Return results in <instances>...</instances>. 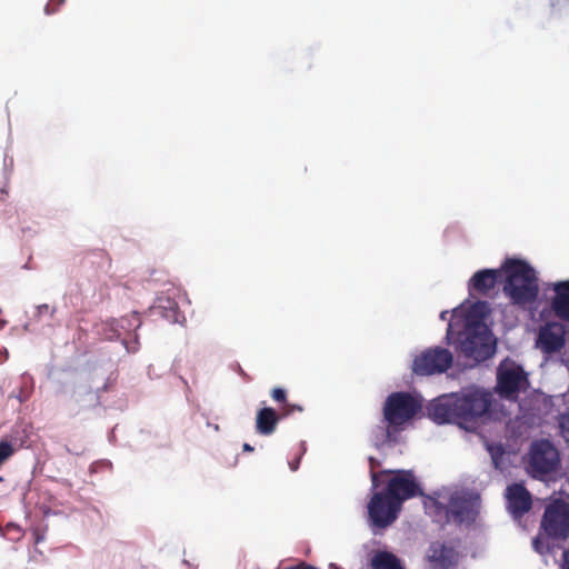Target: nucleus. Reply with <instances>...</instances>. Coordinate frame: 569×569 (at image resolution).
Listing matches in <instances>:
<instances>
[{
	"instance_id": "1",
	"label": "nucleus",
	"mask_w": 569,
	"mask_h": 569,
	"mask_svg": "<svg viewBox=\"0 0 569 569\" xmlns=\"http://www.w3.org/2000/svg\"><path fill=\"white\" fill-rule=\"evenodd\" d=\"M492 395L479 388L439 397L428 406V416L439 425L456 423L470 429L489 413Z\"/></svg>"
},
{
	"instance_id": "2",
	"label": "nucleus",
	"mask_w": 569,
	"mask_h": 569,
	"mask_svg": "<svg viewBox=\"0 0 569 569\" xmlns=\"http://www.w3.org/2000/svg\"><path fill=\"white\" fill-rule=\"evenodd\" d=\"M427 513L442 526L453 521L457 525L473 522L479 513L480 497L469 491H436L423 500Z\"/></svg>"
},
{
	"instance_id": "3",
	"label": "nucleus",
	"mask_w": 569,
	"mask_h": 569,
	"mask_svg": "<svg viewBox=\"0 0 569 569\" xmlns=\"http://www.w3.org/2000/svg\"><path fill=\"white\" fill-rule=\"evenodd\" d=\"M501 270L506 274L503 292L513 305L525 307L537 300L539 280L536 270L527 261L508 258Z\"/></svg>"
},
{
	"instance_id": "4",
	"label": "nucleus",
	"mask_w": 569,
	"mask_h": 569,
	"mask_svg": "<svg viewBox=\"0 0 569 569\" xmlns=\"http://www.w3.org/2000/svg\"><path fill=\"white\" fill-rule=\"evenodd\" d=\"M421 409V403L408 392H392L383 405V421L387 423L385 437L398 431L399 427L412 419Z\"/></svg>"
},
{
	"instance_id": "5",
	"label": "nucleus",
	"mask_w": 569,
	"mask_h": 569,
	"mask_svg": "<svg viewBox=\"0 0 569 569\" xmlns=\"http://www.w3.org/2000/svg\"><path fill=\"white\" fill-rule=\"evenodd\" d=\"M381 473L391 475L385 492H387L388 496H390V498L400 507L408 499L417 496H425L412 470H383Z\"/></svg>"
},
{
	"instance_id": "6",
	"label": "nucleus",
	"mask_w": 569,
	"mask_h": 569,
	"mask_svg": "<svg viewBox=\"0 0 569 569\" xmlns=\"http://www.w3.org/2000/svg\"><path fill=\"white\" fill-rule=\"evenodd\" d=\"M453 362L452 353L442 347L428 348L416 356L412 371L418 376H431L446 372Z\"/></svg>"
},
{
	"instance_id": "7",
	"label": "nucleus",
	"mask_w": 569,
	"mask_h": 569,
	"mask_svg": "<svg viewBox=\"0 0 569 569\" xmlns=\"http://www.w3.org/2000/svg\"><path fill=\"white\" fill-rule=\"evenodd\" d=\"M558 465L559 452L549 440L542 439L531 445L529 468L535 478L541 479L556 471Z\"/></svg>"
},
{
	"instance_id": "8",
	"label": "nucleus",
	"mask_w": 569,
	"mask_h": 569,
	"mask_svg": "<svg viewBox=\"0 0 569 569\" xmlns=\"http://www.w3.org/2000/svg\"><path fill=\"white\" fill-rule=\"evenodd\" d=\"M541 528L548 537L567 540L569 538V505L560 499L549 503L542 516Z\"/></svg>"
},
{
	"instance_id": "9",
	"label": "nucleus",
	"mask_w": 569,
	"mask_h": 569,
	"mask_svg": "<svg viewBox=\"0 0 569 569\" xmlns=\"http://www.w3.org/2000/svg\"><path fill=\"white\" fill-rule=\"evenodd\" d=\"M401 507L387 492H375L368 503V515L372 527L383 529L398 517Z\"/></svg>"
},
{
	"instance_id": "10",
	"label": "nucleus",
	"mask_w": 569,
	"mask_h": 569,
	"mask_svg": "<svg viewBox=\"0 0 569 569\" xmlns=\"http://www.w3.org/2000/svg\"><path fill=\"white\" fill-rule=\"evenodd\" d=\"M527 383V375L520 366L512 363L498 369L497 388L502 397L510 398L517 395Z\"/></svg>"
},
{
	"instance_id": "11",
	"label": "nucleus",
	"mask_w": 569,
	"mask_h": 569,
	"mask_svg": "<svg viewBox=\"0 0 569 569\" xmlns=\"http://www.w3.org/2000/svg\"><path fill=\"white\" fill-rule=\"evenodd\" d=\"M429 569H452L458 565L459 552L446 542L433 541L426 556Z\"/></svg>"
},
{
	"instance_id": "12",
	"label": "nucleus",
	"mask_w": 569,
	"mask_h": 569,
	"mask_svg": "<svg viewBox=\"0 0 569 569\" xmlns=\"http://www.w3.org/2000/svg\"><path fill=\"white\" fill-rule=\"evenodd\" d=\"M566 330L559 322H548L538 333L537 346L545 353H553L562 349L566 343Z\"/></svg>"
},
{
	"instance_id": "13",
	"label": "nucleus",
	"mask_w": 569,
	"mask_h": 569,
	"mask_svg": "<svg viewBox=\"0 0 569 569\" xmlns=\"http://www.w3.org/2000/svg\"><path fill=\"white\" fill-rule=\"evenodd\" d=\"M508 510L515 518H521L532 507L530 492L522 483H512L507 487Z\"/></svg>"
},
{
	"instance_id": "14",
	"label": "nucleus",
	"mask_w": 569,
	"mask_h": 569,
	"mask_svg": "<svg viewBox=\"0 0 569 569\" xmlns=\"http://www.w3.org/2000/svg\"><path fill=\"white\" fill-rule=\"evenodd\" d=\"M288 417L281 416L280 411L271 407L261 408L256 416V430L259 435L270 436L276 431L279 421Z\"/></svg>"
},
{
	"instance_id": "15",
	"label": "nucleus",
	"mask_w": 569,
	"mask_h": 569,
	"mask_svg": "<svg viewBox=\"0 0 569 569\" xmlns=\"http://www.w3.org/2000/svg\"><path fill=\"white\" fill-rule=\"evenodd\" d=\"M499 277H500V270H497V269L479 270L469 280V290L476 291L481 295H486L496 287Z\"/></svg>"
},
{
	"instance_id": "16",
	"label": "nucleus",
	"mask_w": 569,
	"mask_h": 569,
	"mask_svg": "<svg viewBox=\"0 0 569 569\" xmlns=\"http://www.w3.org/2000/svg\"><path fill=\"white\" fill-rule=\"evenodd\" d=\"M461 352L476 360L486 359L491 353L489 345L483 342V337L479 335H470L461 342Z\"/></svg>"
},
{
	"instance_id": "17",
	"label": "nucleus",
	"mask_w": 569,
	"mask_h": 569,
	"mask_svg": "<svg viewBox=\"0 0 569 569\" xmlns=\"http://www.w3.org/2000/svg\"><path fill=\"white\" fill-rule=\"evenodd\" d=\"M555 292L551 308L559 319L569 322V281L557 283Z\"/></svg>"
},
{
	"instance_id": "18",
	"label": "nucleus",
	"mask_w": 569,
	"mask_h": 569,
	"mask_svg": "<svg viewBox=\"0 0 569 569\" xmlns=\"http://www.w3.org/2000/svg\"><path fill=\"white\" fill-rule=\"evenodd\" d=\"M271 398L279 403V411L281 416H292L296 412H303L305 408L301 405L290 403L288 401L287 391L280 387L271 390Z\"/></svg>"
},
{
	"instance_id": "19",
	"label": "nucleus",
	"mask_w": 569,
	"mask_h": 569,
	"mask_svg": "<svg viewBox=\"0 0 569 569\" xmlns=\"http://www.w3.org/2000/svg\"><path fill=\"white\" fill-rule=\"evenodd\" d=\"M371 569H403L400 560L389 551H377L370 560Z\"/></svg>"
},
{
	"instance_id": "20",
	"label": "nucleus",
	"mask_w": 569,
	"mask_h": 569,
	"mask_svg": "<svg viewBox=\"0 0 569 569\" xmlns=\"http://www.w3.org/2000/svg\"><path fill=\"white\" fill-rule=\"evenodd\" d=\"M154 313L160 315L169 321H178L179 308L174 300L166 299L152 308Z\"/></svg>"
},
{
	"instance_id": "21",
	"label": "nucleus",
	"mask_w": 569,
	"mask_h": 569,
	"mask_svg": "<svg viewBox=\"0 0 569 569\" xmlns=\"http://www.w3.org/2000/svg\"><path fill=\"white\" fill-rule=\"evenodd\" d=\"M16 452L14 446L9 441H0V467Z\"/></svg>"
},
{
	"instance_id": "22",
	"label": "nucleus",
	"mask_w": 569,
	"mask_h": 569,
	"mask_svg": "<svg viewBox=\"0 0 569 569\" xmlns=\"http://www.w3.org/2000/svg\"><path fill=\"white\" fill-rule=\"evenodd\" d=\"M559 429L561 437L569 442V408L559 417Z\"/></svg>"
},
{
	"instance_id": "23",
	"label": "nucleus",
	"mask_w": 569,
	"mask_h": 569,
	"mask_svg": "<svg viewBox=\"0 0 569 569\" xmlns=\"http://www.w3.org/2000/svg\"><path fill=\"white\" fill-rule=\"evenodd\" d=\"M379 465L380 463L376 458H373V457L369 458L370 475H371V481H372L373 488L378 487V477H379V475H382L381 472L376 471V468H378Z\"/></svg>"
},
{
	"instance_id": "24",
	"label": "nucleus",
	"mask_w": 569,
	"mask_h": 569,
	"mask_svg": "<svg viewBox=\"0 0 569 569\" xmlns=\"http://www.w3.org/2000/svg\"><path fill=\"white\" fill-rule=\"evenodd\" d=\"M50 312V316L53 317L56 313V308H50L49 305L43 303L37 307L36 317L40 319L44 313Z\"/></svg>"
},
{
	"instance_id": "25",
	"label": "nucleus",
	"mask_w": 569,
	"mask_h": 569,
	"mask_svg": "<svg viewBox=\"0 0 569 569\" xmlns=\"http://www.w3.org/2000/svg\"><path fill=\"white\" fill-rule=\"evenodd\" d=\"M563 569H569V551L563 552Z\"/></svg>"
},
{
	"instance_id": "26",
	"label": "nucleus",
	"mask_w": 569,
	"mask_h": 569,
	"mask_svg": "<svg viewBox=\"0 0 569 569\" xmlns=\"http://www.w3.org/2000/svg\"><path fill=\"white\" fill-rule=\"evenodd\" d=\"M289 466H290V469L292 471L298 470V468H299V459H297L296 461L290 462Z\"/></svg>"
},
{
	"instance_id": "27",
	"label": "nucleus",
	"mask_w": 569,
	"mask_h": 569,
	"mask_svg": "<svg viewBox=\"0 0 569 569\" xmlns=\"http://www.w3.org/2000/svg\"><path fill=\"white\" fill-rule=\"evenodd\" d=\"M56 11V9H51L50 3H48L44 8V12L47 14H52Z\"/></svg>"
},
{
	"instance_id": "28",
	"label": "nucleus",
	"mask_w": 569,
	"mask_h": 569,
	"mask_svg": "<svg viewBox=\"0 0 569 569\" xmlns=\"http://www.w3.org/2000/svg\"><path fill=\"white\" fill-rule=\"evenodd\" d=\"M253 450H254L253 447L250 446L249 443L243 445V451L252 452Z\"/></svg>"
},
{
	"instance_id": "29",
	"label": "nucleus",
	"mask_w": 569,
	"mask_h": 569,
	"mask_svg": "<svg viewBox=\"0 0 569 569\" xmlns=\"http://www.w3.org/2000/svg\"><path fill=\"white\" fill-rule=\"evenodd\" d=\"M132 317L136 318V320L138 321L137 328H139L141 326V321L139 319V313L138 312H133Z\"/></svg>"
},
{
	"instance_id": "30",
	"label": "nucleus",
	"mask_w": 569,
	"mask_h": 569,
	"mask_svg": "<svg viewBox=\"0 0 569 569\" xmlns=\"http://www.w3.org/2000/svg\"><path fill=\"white\" fill-rule=\"evenodd\" d=\"M447 313H448V311H442V312L440 313V318H441L442 320H446V319H447Z\"/></svg>"
},
{
	"instance_id": "31",
	"label": "nucleus",
	"mask_w": 569,
	"mask_h": 569,
	"mask_svg": "<svg viewBox=\"0 0 569 569\" xmlns=\"http://www.w3.org/2000/svg\"><path fill=\"white\" fill-rule=\"evenodd\" d=\"M535 548L538 550V539L533 540Z\"/></svg>"
},
{
	"instance_id": "32",
	"label": "nucleus",
	"mask_w": 569,
	"mask_h": 569,
	"mask_svg": "<svg viewBox=\"0 0 569 569\" xmlns=\"http://www.w3.org/2000/svg\"><path fill=\"white\" fill-rule=\"evenodd\" d=\"M213 429H214L216 431H218V430H219V426H218V425H214V426H213Z\"/></svg>"
},
{
	"instance_id": "33",
	"label": "nucleus",
	"mask_w": 569,
	"mask_h": 569,
	"mask_svg": "<svg viewBox=\"0 0 569 569\" xmlns=\"http://www.w3.org/2000/svg\"><path fill=\"white\" fill-rule=\"evenodd\" d=\"M2 481H3V477L0 476V482H2Z\"/></svg>"
}]
</instances>
